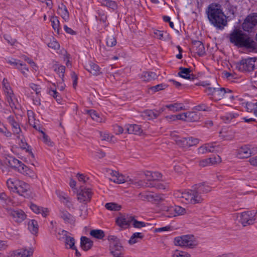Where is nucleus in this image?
Here are the masks:
<instances>
[{"label": "nucleus", "instance_id": "f257e3e1", "mask_svg": "<svg viewBox=\"0 0 257 257\" xmlns=\"http://www.w3.org/2000/svg\"><path fill=\"white\" fill-rule=\"evenodd\" d=\"M206 13L210 23L219 29H223L227 25L226 17L224 14L220 5L211 4L209 5Z\"/></svg>", "mask_w": 257, "mask_h": 257}, {"label": "nucleus", "instance_id": "f03ea898", "mask_svg": "<svg viewBox=\"0 0 257 257\" xmlns=\"http://www.w3.org/2000/svg\"><path fill=\"white\" fill-rule=\"evenodd\" d=\"M229 39L231 43L239 47L253 48L255 46L254 41L239 30H234L230 34Z\"/></svg>", "mask_w": 257, "mask_h": 257}, {"label": "nucleus", "instance_id": "7ed1b4c3", "mask_svg": "<svg viewBox=\"0 0 257 257\" xmlns=\"http://www.w3.org/2000/svg\"><path fill=\"white\" fill-rule=\"evenodd\" d=\"M204 91L211 99L215 101L223 98L229 99L231 100L234 99L232 90L228 88L209 86L205 88Z\"/></svg>", "mask_w": 257, "mask_h": 257}, {"label": "nucleus", "instance_id": "20e7f679", "mask_svg": "<svg viewBox=\"0 0 257 257\" xmlns=\"http://www.w3.org/2000/svg\"><path fill=\"white\" fill-rule=\"evenodd\" d=\"M176 197L182 198V201L186 204H196L202 202L203 199L201 195L197 190H189L185 191H177L175 193Z\"/></svg>", "mask_w": 257, "mask_h": 257}, {"label": "nucleus", "instance_id": "39448f33", "mask_svg": "<svg viewBox=\"0 0 257 257\" xmlns=\"http://www.w3.org/2000/svg\"><path fill=\"white\" fill-rule=\"evenodd\" d=\"M9 163L12 168L22 174L31 178H35L37 177L35 172L29 168L21 161L16 158H12L9 161Z\"/></svg>", "mask_w": 257, "mask_h": 257}, {"label": "nucleus", "instance_id": "423d86ee", "mask_svg": "<svg viewBox=\"0 0 257 257\" xmlns=\"http://www.w3.org/2000/svg\"><path fill=\"white\" fill-rule=\"evenodd\" d=\"M174 244L176 246L192 248L198 245V242L193 235H185L176 237L174 240Z\"/></svg>", "mask_w": 257, "mask_h": 257}, {"label": "nucleus", "instance_id": "0eeeda50", "mask_svg": "<svg viewBox=\"0 0 257 257\" xmlns=\"http://www.w3.org/2000/svg\"><path fill=\"white\" fill-rule=\"evenodd\" d=\"M256 60L255 57L242 59L235 63L236 68L240 72L252 71L255 68Z\"/></svg>", "mask_w": 257, "mask_h": 257}, {"label": "nucleus", "instance_id": "6e6552de", "mask_svg": "<svg viewBox=\"0 0 257 257\" xmlns=\"http://www.w3.org/2000/svg\"><path fill=\"white\" fill-rule=\"evenodd\" d=\"M239 222L243 226L253 224L257 222L256 213L253 211H244L238 215Z\"/></svg>", "mask_w": 257, "mask_h": 257}, {"label": "nucleus", "instance_id": "1a4fd4ad", "mask_svg": "<svg viewBox=\"0 0 257 257\" xmlns=\"http://www.w3.org/2000/svg\"><path fill=\"white\" fill-rule=\"evenodd\" d=\"M4 92L6 96L7 103L11 107L13 111L15 109H19V104L16 98L13 91L12 90L11 86L7 88H4Z\"/></svg>", "mask_w": 257, "mask_h": 257}, {"label": "nucleus", "instance_id": "9d476101", "mask_svg": "<svg viewBox=\"0 0 257 257\" xmlns=\"http://www.w3.org/2000/svg\"><path fill=\"white\" fill-rule=\"evenodd\" d=\"M7 121L11 127L13 134L17 138H21L22 136V131L20 126V122L16 115H10L7 118Z\"/></svg>", "mask_w": 257, "mask_h": 257}, {"label": "nucleus", "instance_id": "9b49d317", "mask_svg": "<svg viewBox=\"0 0 257 257\" xmlns=\"http://www.w3.org/2000/svg\"><path fill=\"white\" fill-rule=\"evenodd\" d=\"M7 62L18 69L25 77H28L29 68L25 64L23 63L20 60L14 58L8 59L7 60Z\"/></svg>", "mask_w": 257, "mask_h": 257}, {"label": "nucleus", "instance_id": "f8f14e48", "mask_svg": "<svg viewBox=\"0 0 257 257\" xmlns=\"http://www.w3.org/2000/svg\"><path fill=\"white\" fill-rule=\"evenodd\" d=\"M257 25V14L253 13L248 15L242 25L245 31H251Z\"/></svg>", "mask_w": 257, "mask_h": 257}, {"label": "nucleus", "instance_id": "ddd939ff", "mask_svg": "<svg viewBox=\"0 0 257 257\" xmlns=\"http://www.w3.org/2000/svg\"><path fill=\"white\" fill-rule=\"evenodd\" d=\"M133 216L127 214H120L116 218V224L122 229L128 228L131 224Z\"/></svg>", "mask_w": 257, "mask_h": 257}, {"label": "nucleus", "instance_id": "4468645a", "mask_svg": "<svg viewBox=\"0 0 257 257\" xmlns=\"http://www.w3.org/2000/svg\"><path fill=\"white\" fill-rule=\"evenodd\" d=\"M9 215L12 217L14 221L18 223L23 222L27 217L26 214L21 209H13L12 208L7 209Z\"/></svg>", "mask_w": 257, "mask_h": 257}, {"label": "nucleus", "instance_id": "2eb2a0df", "mask_svg": "<svg viewBox=\"0 0 257 257\" xmlns=\"http://www.w3.org/2000/svg\"><path fill=\"white\" fill-rule=\"evenodd\" d=\"M93 192L91 189L81 188L77 193V199L80 202L89 201L92 196Z\"/></svg>", "mask_w": 257, "mask_h": 257}, {"label": "nucleus", "instance_id": "dca6fc26", "mask_svg": "<svg viewBox=\"0 0 257 257\" xmlns=\"http://www.w3.org/2000/svg\"><path fill=\"white\" fill-rule=\"evenodd\" d=\"M33 248H22L13 251L11 255L14 257H29L33 254Z\"/></svg>", "mask_w": 257, "mask_h": 257}, {"label": "nucleus", "instance_id": "f3484780", "mask_svg": "<svg viewBox=\"0 0 257 257\" xmlns=\"http://www.w3.org/2000/svg\"><path fill=\"white\" fill-rule=\"evenodd\" d=\"M178 145L183 148L190 147L199 143V140L193 137L184 138L177 141Z\"/></svg>", "mask_w": 257, "mask_h": 257}, {"label": "nucleus", "instance_id": "a211bd4d", "mask_svg": "<svg viewBox=\"0 0 257 257\" xmlns=\"http://www.w3.org/2000/svg\"><path fill=\"white\" fill-rule=\"evenodd\" d=\"M139 197L142 200L148 201H153L162 199L161 197L159 196L156 194L150 192L140 193Z\"/></svg>", "mask_w": 257, "mask_h": 257}, {"label": "nucleus", "instance_id": "6ab92c4d", "mask_svg": "<svg viewBox=\"0 0 257 257\" xmlns=\"http://www.w3.org/2000/svg\"><path fill=\"white\" fill-rule=\"evenodd\" d=\"M164 110V108L159 110H146L143 112V116L148 119H155L158 117Z\"/></svg>", "mask_w": 257, "mask_h": 257}, {"label": "nucleus", "instance_id": "aec40b11", "mask_svg": "<svg viewBox=\"0 0 257 257\" xmlns=\"http://www.w3.org/2000/svg\"><path fill=\"white\" fill-rule=\"evenodd\" d=\"M253 153L249 146L244 145L238 149L237 155L239 158H246L250 157Z\"/></svg>", "mask_w": 257, "mask_h": 257}, {"label": "nucleus", "instance_id": "412c9836", "mask_svg": "<svg viewBox=\"0 0 257 257\" xmlns=\"http://www.w3.org/2000/svg\"><path fill=\"white\" fill-rule=\"evenodd\" d=\"M125 129L128 134L140 135L143 133L141 126L136 124H127L124 126Z\"/></svg>", "mask_w": 257, "mask_h": 257}, {"label": "nucleus", "instance_id": "4be33fe9", "mask_svg": "<svg viewBox=\"0 0 257 257\" xmlns=\"http://www.w3.org/2000/svg\"><path fill=\"white\" fill-rule=\"evenodd\" d=\"M85 69L93 75H98L101 73V69L98 65L89 61L85 66Z\"/></svg>", "mask_w": 257, "mask_h": 257}, {"label": "nucleus", "instance_id": "5701e85b", "mask_svg": "<svg viewBox=\"0 0 257 257\" xmlns=\"http://www.w3.org/2000/svg\"><path fill=\"white\" fill-rule=\"evenodd\" d=\"M110 174V180L114 183L121 184L128 181V177H125L116 171H112Z\"/></svg>", "mask_w": 257, "mask_h": 257}, {"label": "nucleus", "instance_id": "b1692460", "mask_svg": "<svg viewBox=\"0 0 257 257\" xmlns=\"http://www.w3.org/2000/svg\"><path fill=\"white\" fill-rule=\"evenodd\" d=\"M60 217L63 219L65 223L74 225L75 222V217L65 210L61 211L60 213Z\"/></svg>", "mask_w": 257, "mask_h": 257}, {"label": "nucleus", "instance_id": "393cba45", "mask_svg": "<svg viewBox=\"0 0 257 257\" xmlns=\"http://www.w3.org/2000/svg\"><path fill=\"white\" fill-rule=\"evenodd\" d=\"M27 115L28 117V122L30 125L38 131H40L41 126L39 123L38 120H36L35 118V114L32 110H28Z\"/></svg>", "mask_w": 257, "mask_h": 257}, {"label": "nucleus", "instance_id": "a878e982", "mask_svg": "<svg viewBox=\"0 0 257 257\" xmlns=\"http://www.w3.org/2000/svg\"><path fill=\"white\" fill-rule=\"evenodd\" d=\"M31 209L36 214H41L43 217H46L48 214V210L31 203L30 205Z\"/></svg>", "mask_w": 257, "mask_h": 257}, {"label": "nucleus", "instance_id": "bb28decb", "mask_svg": "<svg viewBox=\"0 0 257 257\" xmlns=\"http://www.w3.org/2000/svg\"><path fill=\"white\" fill-rule=\"evenodd\" d=\"M239 114L235 112H228L221 116V119L225 123L234 122Z\"/></svg>", "mask_w": 257, "mask_h": 257}, {"label": "nucleus", "instance_id": "cd10ccee", "mask_svg": "<svg viewBox=\"0 0 257 257\" xmlns=\"http://www.w3.org/2000/svg\"><path fill=\"white\" fill-rule=\"evenodd\" d=\"M58 14L61 16L62 19L66 22L69 20V15L66 7L63 4H60L58 6L57 10Z\"/></svg>", "mask_w": 257, "mask_h": 257}, {"label": "nucleus", "instance_id": "c85d7f7f", "mask_svg": "<svg viewBox=\"0 0 257 257\" xmlns=\"http://www.w3.org/2000/svg\"><path fill=\"white\" fill-rule=\"evenodd\" d=\"M178 75L182 78L187 79H193L194 75L191 73L190 68L180 67Z\"/></svg>", "mask_w": 257, "mask_h": 257}, {"label": "nucleus", "instance_id": "c756f323", "mask_svg": "<svg viewBox=\"0 0 257 257\" xmlns=\"http://www.w3.org/2000/svg\"><path fill=\"white\" fill-rule=\"evenodd\" d=\"M193 49L199 56H203L205 54L204 46L200 41H195L194 43Z\"/></svg>", "mask_w": 257, "mask_h": 257}, {"label": "nucleus", "instance_id": "7c9ffc66", "mask_svg": "<svg viewBox=\"0 0 257 257\" xmlns=\"http://www.w3.org/2000/svg\"><path fill=\"white\" fill-rule=\"evenodd\" d=\"M157 75L153 72H144L141 75V78L144 81L148 82L157 78Z\"/></svg>", "mask_w": 257, "mask_h": 257}, {"label": "nucleus", "instance_id": "2f4dec72", "mask_svg": "<svg viewBox=\"0 0 257 257\" xmlns=\"http://www.w3.org/2000/svg\"><path fill=\"white\" fill-rule=\"evenodd\" d=\"M95 18L98 22L103 25L104 27H106L107 26V24L106 23L107 16L103 11L98 10L97 12V15H96Z\"/></svg>", "mask_w": 257, "mask_h": 257}, {"label": "nucleus", "instance_id": "473e14b6", "mask_svg": "<svg viewBox=\"0 0 257 257\" xmlns=\"http://www.w3.org/2000/svg\"><path fill=\"white\" fill-rule=\"evenodd\" d=\"M18 191L17 193L21 196H24L25 194L30 190V186L26 182L21 181L20 183H19Z\"/></svg>", "mask_w": 257, "mask_h": 257}, {"label": "nucleus", "instance_id": "72a5a7b5", "mask_svg": "<svg viewBox=\"0 0 257 257\" xmlns=\"http://www.w3.org/2000/svg\"><path fill=\"white\" fill-rule=\"evenodd\" d=\"M93 245V242L86 237L82 236L81 238V246L84 250H89Z\"/></svg>", "mask_w": 257, "mask_h": 257}, {"label": "nucleus", "instance_id": "f704fd0d", "mask_svg": "<svg viewBox=\"0 0 257 257\" xmlns=\"http://www.w3.org/2000/svg\"><path fill=\"white\" fill-rule=\"evenodd\" d=\"M165 107L168 108L173 112L179 111L181 110H185V106L181 103H175L165 105Z\"/></svg>", "mask_w": 257, "mask_h": 257}, {"label": "nucleus", "instance_id": "c9c22d12", "mask_svg": "<svg viewBox=\"0 0 257 257\" xmlns=\"http://www.w3.org/2000/svg\"><path fill=\"white\" fill-rule=\"evenodd\" d=\"M28 229L33 234L37 233L38 231V222L35 220H30L28 224Z\"/></svg>", "mask_w": 257, "mask_h": 257}, {"label": "nucleus", "instance_id": "e433bc0d", "mask_svg": "<svg viewBox=\"0 0 257 257\" xmlns=\"http://www.w3.org/2000/svg\"><path fill=\"white\" fill-rule=\"evenodd\" d=\"M143 233L141 232H135L133 234L130 239L128 240V243L130 244H134L139 241L144 237Z\"/></svg>", "mask_w": 257, "mask_h": 257}, {"label": "nucleus", "instance_id": "4c0bfd02", "mask_svg": "<svg viewBox=\"0 0 257 257\" xmlns=\"http://www.w3.org/2000/svg\"><path fill=\"white\" fill-rule=\"evenodd\" d=\"M48 93L54 99H55L58 103H61V96L60 94L56 91V88H49L48 89Z\"/></svg>", "mask_w": 257, "mask_h": 257}, {"label": "nucleus", "instance_id": "58836bf2", "mask_svg": "<svg viewBox=\"0 0 257 257\" xmlns=\"http://www.w3.org/2000/svg\"><path fill=\"white\" fill-rule=\"evenodd\" d=\"M18 139L20 140V142L19 143L20 147L23 149L26 150V152L29 153L32 157H34V155L32 153V152L29 150L28 148H29L28 144L26 142V141L24 139L23 134H22V136L21 138H17Z\"/></svg>", "mask_w": 257, "mask_h": 257}, {"label": "nucleus", "instance_id": "ea45409f", "mask_svg": "<svg viewBox=\"0 0 257 257\" xmlns=\"http://www.w3.org/2000/svg\"><path fill=\"white\" fill-rule=\"evenodd\" d=\"M101 5L106 7L109 9L114 11L117 8V5L115 1L111 0H102Z\"/></svg>", "mask_w": 257, "mask_h": 257}, {"label": "nucleus", "instance_id": "a19ab883", "mask_svg": "<svg viewBox=\"0 0 257 257\" xmlns=\"http://www.w3.org/2000/svg\"><path fill=\"white\" fill-rule=\"evenodd\" d=\"M199 119V116L196 112L188 111L186 112V121H195Z\"/></svg>", "mask_w": 257, "mask_h": 257}, {"label": "nucleus", "instance_id": "79ce46f5", "mask_svg": "<svg viewBox=\"0 0 257 257\" xmlns=\"http://www.w3.org/2000/svg\"><path fill=\"white\" fill-rule=\"evenodd\" d=\"M90 234L97 239H102L104 236V231L100 229L92 230L90 232Z\"/></svg>", "mask_w": 257, "mask_h": 257}, {"label": "nucleus", "instance_id": "37998d69", "mask_svg": "<svg viewBox=\"0 0 257 257\" xmlns=\"http://www.w3.org/2000/svg\"><path fill=\"white\" fill-rule=\"evenodd\" d=\"M65 245L67 248H69L72 249H76L75 245V239L73 237L68 236L65 239Z\"/></svg>", "mask_w": 257, "mask_h": 257}, {"label": "nucleus", "instance_id": "c03bdc74", "mask_svg": "<svg viewBox=\"0 0 257 257\" xmlns=\"http://www.w3.org/2000/svg\"><path fill=\"white\" fill-rule=\"evenodd\" d=\"M50 21L51 22V25L54 30L56 31L57 32V33H59L60 22L58 19V18L56 16H53L51 17Z\"/></svg>", "mask_w": 257, "mask_h": 257}, {"label": "nucleus", "instance_id": "a18cd8bd", "mask_svg": "<svg viewBox=\"0 0 257 257\" xmlns=\"http://www.w3.org/2000/svg\"><path fill=\"white\" fill-rule=\"evenodd\" d=\"M19 182V180L15 178H10L7 181V185L9 189L13 192L15 186Z\"/></svg>", "mask_w": 257, "mask_h": 257}, {"label": "nucleus", "instance_id": "49530a36", "mask_svg": "<svg viewBox=\"0 0 257 257\" xmlns=\"http://www.w3.org/2000/svg\"><path fill=\"white\" fill-rule=\"evenodd\" d=\"M105 207L107 209L111 211H118L121 208V206L120 205L113 202L106 203Z\"/></svg>", "mask_w": 257, "mask_h": 257}, {"label": "nucleus", "instance_id": "de8ad7c7", "mask_svg": "<svg viewBox=\"0 0 257 257\" xmlns=\"http://www.w3.org/2000/svg\"><path fill=\"white\" fill-rule=\"evenodd\" d=\"M196 189L200 194L202 192L207 193L211 190L210 187L209 186L206 185L204 184H200L197 185Z\"/></svg>", "mask_w": 257, "mask_h": 257}, {"label": "nucleus", "instance_id": "09e8293b", "mask_svg": "<svg viewBox=\"0 0 257 257\" xmlns=\"http://www.w3.org/2000/svg\"><path fill=\"white\" fill-rule=\"evenodd\" d=\"M42 135V141L47 146L52 147L53 143L51 141L50 138L43 131L40 130L39 131Z\"/></svg>", "mask_w": 257, "mask_h": 257}, {"label": "nucleus", "instance_id": "8fccbe9b", "mask_svg": "<svg viewBox=\"0 0 257 257\" xmlns=\"http://www.w3.org/2000/svg\"><path fill=\"white\" fill-rule=\"evenodd\" d=\"M205 144L207 147V150L209 152H215L219 151V145H216L215 142Z\"/></svg>", "mask_w": 257, "mask_h": 257}, {"label": "nucleus", "instance_id": "3c124183", "mask_svg": "<svg viewBox=\"0 0 257 257\" xmlns=\"http://www.w3.org/2000/svg\"><path fill=\"white\" fill-rule=\"evenodd\" d=\"M131 224H132L134 227L137 228H141L142 227H145L146 225V223L145 222L143 221H138L135 219V217L134 216L132 221H131Z\"/></svg>", "mask_w": 257, "mask_h": 257}, {"label": "nucleus", "instance_id": "603ef678", "mask_svg": "<svg viewBox=\"0 0 257 257\" xmlns=\"http://www.w3.org/2000/svg\"><path fill=\"white\" fill-rule=\"evenodd\" d=\"M55 71L59 75L61 79H63L65 71V67L62 65H56L55 68Z\"/></svg>", "mask_w": 257, "mask_h": 257}, {"label": "nucleus", "instance_id": "864d4df0", "mask_svg": "<svg viewBox=\"0 0 257 257\" xmlns=\"http://www.w3.org/2000/svg\"><path fill=\"white\" fill-rule=\"evenodd\" d=\"M172 257H191V256L187 252L176 250L172 253Z\"/></svg>", "mask_w": 257, "mask_h": 257}, {"label": "nucleus", "instance_id": "5fc2aeb1", "mask_svg": "<svg viewBox=\"0 0 257 257\" xmlns=\"http://www.w3.org/2000/svg\"><path fill=\"white\" fill-rule=\"evenodd\" d=\"M87 113L91 116L92 119L97 121V122H101V118L99 117L98 113L96 111L94 110H87Z\"/></svg>", "mask_w": 257, "mask_h": 257}, {"label": "nucleus", "instance_id": "6e6d98bb", "mask_svg": "<svg viewBox=\"0 0 257 257\" xmlns=\"http://www.w3.org/2000/svg\"><path fill=\"white\" fill-rule=\"evenodd\" d=\"M29 87L35 92L36 95L39 96L41 94L42 88L40 85L35 84L34 83H31L29 84Z\"/></svg>", "mask_w": 257, "mask_h": 257}, {"label": "nucleus", "instance_id": "4d7b16f0", "mask_svg": "<svg viewBox=\"0 0 257 257\" xmlns=\"http://www.w3.org/2000/svg\"><path fill=\"white\" fill-rule=\"evenodd\" d=\"M116 40L115 38L112 36H108L106 38V45L108 47H113L116 44Z\"/></svg>", "mask_w": 257, "mask_h": 257}, {"label": "nucleus", "instance_id": "13d9d810", "mask_svg": "<svg viewBox=\"0 0 257 257\" xmlns=\"http://www.w3.org/2000/svg\"><path fill=\"white\" fill-rule=\"evenodd\" d=\"M68 232L62 229H59L56 234L57 238L59 240H64L67 237Z\"/></svg>", "mask_w": 257, "mask_h": 257}, {"label": "nucleus", "instance_id": "bf43d9fd", "mask_svg": "<svg viewBox=\"0 0 257 257\" xmlns=\"http://www.w3.org/2000/svg\"><path fill=\"white\" fill-rule=\"evenodd\" d=\"M176 216L183 215L187 213L185 208L180 206H175Z\"/></svg>", "mask_w": 257, "mask_h": 257}, {"label": "nucleus", "instance_id": "052dcab7", "mask_svg": "<svg viewBox=\"0 0 257 257\" xmlns=\"http://www.w3.org/2000/svg\"><path fill=\"white\" fill-rule=\"evenodd\" d=\"M165 215L168 217L176 216L175 206H170L166 210Z\"/></svg>", "mask_w": 257, "mask_h": 257}, {"label": "nucleus", "instance_id": "680f3d73", "mask_svg": "<svg viewBox=\"0 0 257 257\" xmlns=\"http://www.w3.org/2000/svg\"><path fill=\"white\" fill-rule=\"evenodd\" d=\"M208 159L210 161L209 162L210 163V166L219 163L221 161V159L218 155L214 156L213 157L208 158Z\"/></svg>", "mask_w": 257, "mask_h": 257}, {"label": "nucleus", "instance_id": "e2e57ef3", "mask_svg": "<svg viewBox=\"0 0 257 257\" xmlns=\"http://www.w3.org/2000/svg\"><path fill=\"white\" fill-rule=\"evenodd\" d=\"M47 45L49 47L51 48L54 50H58L60 47L59 44L54 39L51 40L50 42L48 43Z\"/></svg>", "mask_w": 257, "mask_h": 257}, {"label": "nucleus", "instance_id": "0e129e2a", "mask_svg": "<svg viewBox=\"0 0 257 257\" xmlns=\"http://www.w3.org/2000/svg\"><path fill=\"white\" fill-rule=\"evenodd\" d=\"M99 134L102 140L108 141L111 140V136L109 133L107 132H99Z\"/></svg>", "mask_w": 257, "mask_h": 257}, {"label": "nucleus", "instance_id": "69168bd1", "mask_svg": "<svg viewBox=\"0 0 257 257\" xmlns=\"http://www.w3.org/2000/svg\"><path fill=\"white\" fill-rule=\"evenodd\" d=\"M147 176H151V179H152L153 180L158 179L161 177V174L158 172H148L146 174Z\"/></svg>", "mask_w": 257, "mask_h": 257}, {"label": "nucleus", "instance_id": "338daca9", "mask_svg": "<svg viewBox=\"0 0 257 257\" xmlns=\"http://www.w3.org/2000/svg\"><path fill=\"white\" fill-rule=\"evenodd\" d=\"M61 202L69 208H71L73 206L71 199L68 195L66 196L65 199H63Z\"/></svg>", "mask_w": 257, "mask_h": 257}, {"label": "nucleus", "instance_id": "774afa93", "mask_svg": "<svg viewBox=\"0 0 257 257\" xmlns=\"http://www.w3.org/2000/svg\"><path fill=\"white\" fill-rule=\"evenodd\" d=\"M114 133L116 135H119L123 132V128L118 124H115L113 126Z\"/></svg>", "mask_w": 257, "mask_h": 257}]
</instances>
